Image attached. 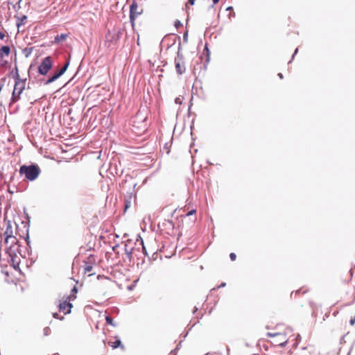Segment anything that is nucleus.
I'll return each instance as SVG.
<instances>
[{"label":"nucleus","instance_id":"21","mask_svg":"<svg viewBox=\"0 0 355 355\" xmlns=\"http://www.w3.org/2000/svg\"><path fill=\"white\" fill-rule=\"evenodd\" d=\"M105 320L107 324L112 327H116V324L115 322H114L113 318L110 315H106L105 316Z\"/></svg>","mask_w":355,"mask_h":355},{"label":"nucleus","instance_id":"25","mask_svg":"<svg viewBox=\"0 0 355 355\" xmlns=\"http://www.w3.org/2000/svg\"><path fill=\"white\" fill-rule=\"evenodd\" d=\"M43 331H44V335L45 336H49L51 334V329L49 327H46L44 329Z\"/></svg>","mask_w":355,"mask_h":355},{"label":"nucleus","instance_id":"33","mask_svg":"<svg viewBox=\"0 0 355 355\" xmlns=\"http://www.w3.org/2000/svg\"><path fill=\"white\" fill-rule=\"evenodd\" d=\"M76 298V296L75 294L72 293L69 296L67 297V300H69V301L70 300H73Z\"/></svg>","mask_w":355,"mask_h":355},{"label":"nucleus","instance_id":"23","mask_svg":"<svg viewBox=\"0 0 355 355\" xmlns=\"http://www.w3.org/2000/svg\"><path fill=\"white\" fill-rule=\"evenodd\" d=\"M182 341H180L179 343L177 345L176 347L171 352V355H176L177 351L179 350V349L181 347Z\"/></svg>","mask_w":355,"mask_h":355},{"label":"nucleus","instance_id":"2","mask_svg":"<svg viewBox=\"0 0 355 355\" xmlns=\"http://www.w3.org/2000/svg\"><path fill=\"white\" fill-rule=\"evenodd\" d=\"M26 81V79L24 78V80H17L15 82L11 97V101L12 103H15L20 99V95L25 89Z\"/></svg>","mask_w":355,"mask_h":355},{"label":"nucleus","instance_id":"32","mask_svg":"<svg viewBox=\"0 0 355 355\" xmlns=\"http://www.w3.org/2000/svg\"><path fill=\"white\" fill-rule=\"evenodd\" d=\"M230 258L232 261H235L236 260V255L235 253L234 252H232L230 253Z\"/></svg>","mask_w":355,"mask_h":355},{"label":"nucleus","instance_id":"45","mask_svg":"<svg viewBox=\"0 0 355 355\" xmlns=\"http://www.w3.org/2000/svg\"><path fill=\"white\" fill-rule=\"evenodd\" d=\"M286 341L280 343L279 345L282 346V347H284L286 345Z\"/></svg>","mask_w":355,"mask_h":355},{"label":"nucleus","instance_id":"13","mask_svg":"<svg viewBox=\"0 0 355 355\" xmlns=\"http://www.w3.org/2000/svg\"><path fill=\"white\" fill-rule=\"evenodd\" d=\"M67 37V34L62 33V34L58 35H56L55 37L54 42L56 44H59L61 42L65 40Z\"/></svg>","mask_w":355,"mask_h":355},{"label":"nucleus","instance_id":"41","mask_svg":"<svg viewBox=\"0 0 355 355\" xmlns=\"http://www.w3.org/2000/svg\"><path fill=\"white\" fill-rule=\"evenodd\" d=\"M354 323H355V316L354 317V318H352V319L350 320V324H351L352 325H353Z\"/></svg>","mask_w":355,"mask_h":355},{"label":"nucleus","instance_id":"43","mask_svg":"<svg viewBox=\"0 0 355 355\" xmlns=\"http://www.w3.org/2000/svg\"><path fill=\"white\" fill-rule=\"evenodd\" d=\"M226 286V284L225 282H223L220 284V285L218 286V288H223Z\"/></svg>","mask_w":355,"mask_h":355},{"label":"nucleus","instance_id":"51","mask_svg":"<svg viewBox=\"0 0 355 355\" xmlns=\"http://www.w3.org/2000/svg\"><path fill=\"white\" fill-rule=\"evenodd\" d=\"M52 355H59V354H57V353H56V354H52Z\"/></svg>","mask_w":355,"mask_h":355},{"label":"nucleus","instance_id":"31","mask_svg":"<svg viewBox=\"0 0 355 355\" xmlns=\"http://www.w3.org/2000/svg\"><path fill=\"white\" fill-rule=\"evenodd\" d=\"M183 42L185 43L188 42V31L183 34Z\"/></svg>","mask_w":355,"mask_h":355},{"label":"nucleus","instance_id":"44","mask_svg":"<svg viewBox=\"0 0 355 355\" xmlns=\"http://www.w3.org/2000/svg\"><path fill=\"white\" fill-rule=\"evenodd\" d=\"M175 103H177V104H178V103H181L180 100V98H175Z\"/></svg>","mask_w":355,"mask_h":355},{"label":"nucleus","instance_id":"26","mask_svg":"<svg viewBox=\"0 0 355 355\" xmlns=\"http://www.w3.org/2000/svg\"><path fill=\"white\" fill-rule=\"evenodd\" d=\"M204 52H207V62H208L209 61V50L207 44L205 45V46L204 48Z\"/></svg>","mask_w":355,"mask_h":355},{"label":"nucleus","instance_id":"27","mask_svg":"<svg viewBox=\"0 0 355 355\" xmlns=\"http://www.w3.org/2000/svg\"><path fill=\"white\" fill-rule=\"evenodd\" d=\"M139 241H140V244L142 245V250L144 251V253L145 254H147L146 249V248L144 246V241H143V240H142V239L141 237H139Z\"/></svg>","mask_w":355,"mask_h":355},{"label":"nucleus","instance_id":"30","mask_svg":"<svg viewBox=\"0 0 355 355\" xmlns=\"http://www.w3.org/2000/svg\"><path fill=\"white\" fill-rule=\"evenodd\" d=\"M133 248H130V251H129L128 253H125L127 257L128 258V259L130 261H131V257H132V251H133Z\"/></svg>","mask_w":355,"mask_h":355},{"label":"nucleus","instance_id":"34","mask_svg":"<svg viewBox=\"0 0 355 355\" xmlns=\"http://www.w3.org/2000/svg\"><path fill=\"white\" fill-rule=\"evenodd\" d=\"M53 317L54 318H57V319H60V320H62V319L64 318V317H63V316H62V317H61V318H59V315H58V313H53Z\"/></svg>","mask_w":355,"mask_h":355},{"label":"nucleus","instance_id":"47","mask_svg":"<svg viewBox=\"0 0 355 355\" xmlns=\"http://www.w3.org/2000/svg\"><path fill=\"white\" fill-rule=\"evenodd\" d=\"M214 4H216L220 0H212Z\"/></svg>","mask_w":355,"mask_h":355},{"label":"nucleus","instance_id":"12","mask_svg":"<svg viewBox=\"0 0 355 355\" xmlns=\"http://www.w3.org/2000/svg\"><path fill=\"white\" fill-rule=\"evenodd\" d=\"M60 76H61V75L60 74V73L56 71L51 77H50L47 80H46L44 84L49 85V84L52 83L53 82H54L55 80H56L57 79H58Z\"/></svg>","mask_w":355,"mask_h":355},{"label":"nucleus","instance_id":"36","mask_svg":"<svg viewBox=\"0 0 355 355\" xmlns=\"http://www.w3.org/2000/svg\"><path fill=\"white\" fill-rule=\"evenodd\" d=\"M196 0H188V3L191 6H193L195 4Z\"/></svg>","mask_w":355,"mask_h":355},{"label":"nucleus","instance_id":"48","mask_svg":"<svg viewBox=\"0 0 355 355\" xmlns=\"http://www.w3.org/2000/svg\"><path fill=\"white\" fill-rule=\"evenodd\" d=\"M232 10V6H229V7L227 8V10Z\"/></svg>","mask_w":355,"mask_h":355},{"label":"nucleus","instance_id":"16","mask_svg":"<svg viewBox=\"0 0 355 355\" xmlns=\"http://www.w3.org/2000/svg\"><path fill=\"white\" fill-rule=\"evenodd\" d=\"M69 63H70V58H69L67 61H66V63L64 64V65L58 71V73H60V74L61 76H62L65 71H67L69 65Z\"/></svg>","mask_w":355,"mask_h":355},{"label":"nucleus","instance_id":"14","mask_svg":"<svg viewBox=\"0 0 355 355\" xmlns=\"http://www.w3.org/2000/svg\"><path fill=\"white\" fill-rule=\"evenodd\" d=\"M27 19L26 15H23L21 17H17V26L19 28L21 26L25 24L26 20Z\"/></svg>","mask_w":355,"mask_h":355},{"label":"nucleus","instance_id":"5","mask_svg":"<svg viewBox=\"0 0 355 355\" xmlns=\"http://www.w3.org/2000/svg\"><path fill=\"white\" fill-rule=\"evenodd\" d=\"M6 253L8 255V257L10 259L9 262L11 263L13 268L15 270L20 271L19 260H18L17 259L15 251L12 249V246L6 249Z\"/></svg>","mask_w":355,"mask_h":355},{"label":"nucleus","instance_id":"50","mask_svg":"<svg viewBox=\"0 0 355 355\" xmlns=\"http://www.w3.org/2000/svg\"><path fill=\"white\" fill-rule=\"evenodd\" d=\"M117 247H118V245H116L114 246V247H113V250H116V248Z\"/></svg>","mask_w":355,"mask_h":355},{"label":"nucleus","instance_id":"8","mask_svg":"<svg viewBox=\"0 0 355 355\" xmlns=\"http://www.w3.org/2000/svg\"><path fill=\"white\" fill-rule=\"evenodd\" d=\"M175 65L176 72L178 75H182L185 72L186 68L184 66V62L175 60Z\"/></svg>","mask_w":355,"mask_h":355},{"label":"nucleus","instance_id":"29","mask_svg":"<svg viewBox=\"0 0 355 355\" xmlns=\"http://www.w3.org/2000/svg\"><path fill=\"white\" fill-rule=\"evenodd\" d=\"M174 26H175V27L176 28H178L179 27L182 26V23H181V21H180V20H178V19H177V20L175 21Z\"/></svg>","mask_w":355,"mask_h":355},{"label":"nucleus","instance_id":"39","mask_svg":"<svg viewBox=\"0 0 355 355\" xmlns=\"http://www.w3.org/2000/svg\"><path fill=\"white\" fill-rule=\"evenodd\" d=\"M297 52H298V48H297V49L295 50V51H294V53H293V55H292V59H293V58H294L295 55L297 53Z\"/></svg>","mask_w":355,"mask_h":355},{"label":"nucleus","instance_id":"6","mask_svg":"<svg viewBox=\"0 0 355 355\" xmlns=\"http://www.w3.org/2000/svg\"><path fill=\"white\" fill-rule=\"evenodd\" d=\"M142 12V10H138V4L137 2L133 1L130 6V20L132 23L134 22L135 19Z\"/></svg>","mask_w":355,"mask_h":355},{"label":"nucleus","instance_id":"4","mask_svg":"<svg viewBox=\"0 0 355 355\" xmlns=\"http://www.w3.org/2000/svg\"><path fill=\"white\" fill-rule=\"evenodd\" d=\"M52 60L50 56L45 57L42 60L38 67V73L41 75H46L49 70L52 68Z\"/></svg>","mask_w":355,"mask_h":355},{"label":"nucleus","instance_id":"18","mask_svg":"<svg viewBox=\"0 0 355 355\" xmlns=\"http://www.w3.org/2000/svg\"><path fill=\"white\" fill-rule=\"evenodd\" d=\"M12 78L13 79H15V82L17 80H24V79H21L19 77L17 66H15V69L12 70Z\"/></svg>","mask_w":355,"mask_h":355},{"label":"nucleus","instance_id":"28","mask_svg":"<svg viewBox=\"0 0 355 355\" xmlns=\"http://www.w3.org/2000/svg\"><path fill=\"white\" fill-rule=\"evenodd\" d=\"M92 269H93L92 266H91V265H87V266H85V272H91V271L92 270Z\"/></svg>","mask_w":355,"mask_h":355},{"label":"nucleus","instance_id":"20","mask_svg":"<svg viewBox=\"0 0 355 355\" xmlns=\"http://www.w3.org/2000/svg\"><path fill=\"white\" fill-rule=\"evenodd\" d=\"M180 50H181V44L179 43L178 51V53H177V58L175 60H180V61H184V56L180 53Z\"/></svg>","mask_w":355,"mask_h":355},{"label":"nucleus","instance_id":"37","mask_svg":"<svg viewBox=\"0 0 355 355\" xmlns=\"http://www.w3.org/2000/svg\"><path fill=\"white\" fill-rule=\"evenodd\" d=\"M78 292L77 288L76 286H73V288L71 290V293L73 294H76Z\"/></svg>","mask_w":355,"mask_h":355},{"label":"nucleus","instance_id":"46","mask_svg":"<svg viewBox=\"0 0 355 355\" xmlns=\"http://www.w3.org/2000/svg\"><path fill=\"white\" fill-rule=\"evenodd\" d=\"M278 76L279 77L280 79H282L283 78V75L282 73H278Z\"/></svg>","mask_w":355,"mask_h":355},{"label":"nucleus","instance_id":"15","mask_svg":"<svg viewBox=\"0 0 355 355\" xmlns=\"http://www.w3.org/2000/svg\"><path fill=\"white\" fill-rule=\"evenodd\" d=\"M69 63H70V58H69L67 61H66V63L64 64V65L58 71V73H60V74L61 76H62L65 71H67L69 65Z\"/></svg>","mask_w":355,"mask_h":355},{"label":"nucleus","instance_id":"40","mask_svg":"<svg viewBox=\"0 0 355 355\" xmlns=\"http://www.w3.org/2000/svg\"><path fill=\"white\" fill-rule=\"evenodd\" d=\"M129 251H130V249L128 248V245L126 244L125 245V253H128Z\"/></svg>","mask_w":355,"mask_h":355},{"label":"nucleus","instance_id":"9","mask_svg":"<svg viewBox=\"0 0 355 355\" xmlns=\"http://www.w3.org/2000/svg\"><path fill=\"white\" fill-rule=\"evenodd\" d=\"M72 306V304L69 302H67V300L62 302H60L58 305L60 311H64L67 307L69 308L68 310L64 313L65 314L71 313V309Z\"/></svg>","mask_w":355,"mask_h":355},{"label":"nucleus","instance_id":"38","mask_svg":"<svg viewBox=\"0 0 355 355\" xmlns=\"http://www.w3.org/2000/svg\"><path fill=\"white\" fill-rule=\"evenodd\" d=\"M4 37H5V34L3 32L0 31V40H3Z\"/></svg>","mask_w":355,"mask_h":355},{"label":"nucleus","instance_id":"35","mask_svg":"<svg viewBox=\"0 0 355 355\" xmlns=\"http://www.w3.org/2000/svg\"><path fill=\"white\" fill-rule=\"evenodd\" d=\"M196 212V209H191V211H189L187 216H191V215H193Z\"/></svg>","mask_w":355,"mask_h":355},{"label":"nucleus","instance_id":"10","mask_svg":"<svg viewBox=\"0 0 355 355\" xmlns=\"http://www.w3.org/2000/svg\"><path fill=\"white\" fill-rule=\"evenodd\" d=\"M10 53V48L9 46H3L0 49V58H3L4 55H8Z\"/></svg>","mask_w":355,"mask_h":355},{"label":"nucleus","instance_id":"11","mask_svg":"<svg viewBox=\"0 0 355 355\" xmlns=\"http://www.w3.org/2000/svg\"><path fill=\"white\" fill-rule=\"evenodd\" d=\"M113 349H116L117 347L124 348V346L122 345L121 341L119 338H116V340L114 342H109L108 343Z\"/></svg>","mask_w":355,"mask_h":355},{"label":"nucleus","instance_id":"7","mask_svg":"<svg viewBox=\"0 0 355 355\" xmlns=\"http://www.w3.org/2000/svg\"><path fill=\"white\" fill-rule=\"evenodd\" d=\"M5 234L6 235V237L5 239V243L6 244L8 243L10 239H12V243H17V239L12 236V229L10 220L8 222Z\"/></svg>","mask_w":355,"mask_h":355},{"label":"nucleus","instance_id":"3","mask_svg":"<svg viewBox=\"0 0 355 355\" xmlns=\"http://www.w3.org/2000/svg\"><path fill=\"white\" fill-rule=\"evenodd\" d=\"M174 227L175 225L171 220L164 219L158 224V228L159 230L162 233L168 235H171L173 233Z\"/></svg>","mask_w":355,"mask_h":355},{"label":"nucleus","instance_id":"19","mask_svg":"<svg viewBox=\"0 0 355 355\" xmlns=\"http://www.w3.org/2000/svg\"><path fill=\"white\" fill-rule=\"evenodd\" d=\"M22 223L24 224V227L26 228V235L24 237V239L26 241L27 245H29V243H30L29 234H28L29 224L28 223L25 224L24 222H22Z\"/></svg>","mask_w":355,"mask_h":355},{"label":"nucleus","instance_id":"1","mask_svg":"<svg viewBox=\"0 0 355 355\" xmlns=\"http://www.w3.org/2000/svg\"><path fill=\"white\" fill-rule=\"evenodd\" d=\"M19 171L21 175H24L29 181L36 180L41 173L39 166L34 163L29 165L24 164L21 166Z\"/></svg>","mask_w":355,"mask_h":355},{"label":"nucleus","instance_id":"42","mask_svg":"<svg viewBox=\"0 0 355 355\" xmlns=\"http://www.w3.org/2000/svg\"><path fill=\"white\" fill-rule=\"evenodd\" d=\"M13 8L15 9H19V8H20V4L18 5V4L16 3L15 5L13 6Z\"/></svg>","mask_w":355,"mask_h":355},{"label":"nucleus","instance_id":"24","mask_svg":"<svg viewBox=\"0 0 355 355\" xmlns=\"http://www.w3.org/2000/svg\"><path fill=\"white\" fill-rule=\"evenodd\" d=\"M267 336H269V337H275V336H281L282 337L283 335L282 334H279V333H268L267 334Z\"/></svg>","mask_w":355,"mask_h":355},{"label":"nucleus","instance_id":"22","mask_svg":"<svg viewBox=\"0 0 355 355\" xmlns=\"http://www.w3.org/2000/svg\"><path fill=\"white\" fill-rule=\"evenodd\" d=\"M33 51V48H25L23 50V53H24L25 56L27 58L28 57Z\"/></svg>","mask_w":355,"mask_h":355},{"label":"nucleus","instance_id":"17","mask_svg":"<svg viewBox=\"0 0 355 355\" xmlns=\"http://www.w3.org/2000/svg\"><path fill=\"white\" fill-rule=\"evenodd\" d=\"M69 63H70V58H69L67 61H66V63L64 64V65L58 71V73H60V74L61 76H62L65 71H67L69 65Z\"/></svg>","mask_w":355,"mask_h":355},{"label":"nucleus","instance_id":"49","mask_svg":"<svg viewBox=\"0 0 355 355\" xmlns=\"http://www.w3.org/2000/svg\"><path fill=\"white\" fill-rule=\"evenodd\" d=\"M21 1L22 0H18V1L17 2V4L19 5Z\"/></svg>","mask_w":355,"mask_h":355}]
</instances>
